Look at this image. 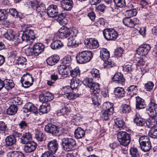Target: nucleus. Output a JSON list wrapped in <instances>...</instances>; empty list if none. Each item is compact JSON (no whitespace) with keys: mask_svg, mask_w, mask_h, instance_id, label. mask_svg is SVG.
I'll use <instances>...</instances> for the list:
<instances>
[{"mask_svg":"<svg viewBox=\"0 0 157 157\" xmlns=\"http://www.w3.org/2000/svg\"><path fill=\"white\" fill-rule=\"evenodd\" d=\"M47 14L51 17H57L58 14V10L57 6L52 5L48 6L47 9Z\"/></svg>","mask_w":157,"mask_h":157,"instance_id":"11","label":"nucleus"},{"mask_svg":"<svg viewBox=\"0 0 157 157\" xmlns=\"http://www.w3.org/2000/svg\"><path fill=\"white\" fill-rule=\"evenodd\" d=\"M57 20L59 23L61 25H63L64 23V20H65V14L64 13H61L57 15Z\"/></svg>","mask_w":157,"mask_h":157,"instance_id":"48","label":"nucleus"},{"mask_svg":"<svg viewBox=\"0 0 157 157\" xmlns=\"http://www.w3.org/2000/svg\"><path fill=\"white\" fill-rule=\"evenodd\" d=\"M85 135L84 131L80 127L77 128L75 131V136L77 138H81L84 137Z\"/></svg>","mask_w":157,"mask_h":157,"instance_id":"30","label":"nucleus"},{"mask_svg":"<svg viewBox=\"0 0 157 157\" xmlns=\"http://www.w3.org/2000/svg\"><path fill=\"white\" fill-rule=\"evenodd\" d=\"M32 80L33 82V79L31 75L29 73H26L23 75L21 78V84H22V82H24V81H31Z\"/></svg>","mask_w":157,"mask_h":157,"instance_id":"41","label":"nucleus"},{"mask_svg":"<svg viewBox=\"0 0 157 157\" xmlns=\"http://www.w3.org/2000/svg\"><path fill=\"white\" fill-rule=\"evenodd\" d=\"M105 38L108 40H114L118 37L117 32L113 29L107 28L103 31Z\"/></svg>","mask_w":157,"mask_h":157,"instance_id":"5","label":"nucleus"},{"mask_svg":"<svg viewBox=\"0 0 157 157\" xmlns=\"http://www.w3.org/2000/svg\"><path fill=\"white\" fill-rule=\"evenodd\" d=\"M45 97L48 101H50L54 98V95L50 92H47L45 94Z\"/></svg>","mask_w":157,"mask_h":157,"instance_id":"64","label":"nucleus"},{"mask_svg":"<svg viewBox=\"0 0 157 157\" xmlns=\"http://www.w3.org/2000/svg\"><path fill=\"white\" fill-rule=\"evenodd\" d=\"M151 49V46L148 44H142L138 48L137 52L139 55L145 56L148 54Z\"/></svg>","mask_w":157,"mask_h":157,"instance_id":"9","label":"nucleus"},{"mask_svg":"<svg viewBox=\"0 0 157 157\" xmlns=\"http://www.w3.org/2000/svg\"><path fill=\"white\" fill-rule=\"evenodd\" d=\"M63 46V43L60 40H55L51 44V48L54 50L59 49L62 47Z\"/></svg>","mask_w":157,"mask_h":157,"instance_id":"27","label":"nucleus"},{"mask_svg":"<svg viewBox=\"0 0 157 157\" xmlns=\"http://www.w3.org/2000/svg\"><path fill=\"white\" fill-rule=\"evenodd\" d=\"M129 151L132 157H139V152L136 148L134 147L131 148Z\"/></svg>","mask_w":157,"mask_h":157,"instance_id":"53","label":"nucleus"},{"mask_svg":"<svg viewBox=\"0 0 157 157\" xmlns=\"http://www.w3.org/2000/svg\"><path fill=\"white\" fill-rule=\"evenodd\" d=\"M47 147L50 153L55 154L58 148V144L56 140L49 141L47 145Z\"/></svg>","mask_w":157,"mask_h":157,"instance_id":"10","label":"nucleus"},{"mask_svg":"<svg viewBox=\"0 0 157 157\" xmlns=\"http://www.w3.org/2000/svg\"><path fill=\"white\" fill-rule=\"evenodd\" d=\"M4 86L5 88H12L14 87V84L13 80L10 79H6L4 81Z\"/></svg>","mask_w":157,"mask_h":157,"instance_id":"36","label":"nucleus"},{"mask_svg":"<svg viewBox=\"0 0 157 157\" xmlns=\"http://www.w3.org/2000/svg\"><path fill=\"white\" fill-rule=\"evenodd\" d=\"M12 102L15 105H20L22 104V101L20 98L17 97L12 98Z\"/></svg>","mask_w":157,"mask_h":157,"instance_id":"54","label":"nucleus"},{"mask_svg":"<svg viewBox=\"0 0 157 157\" xmlns=\"http://www.w3.org/2000/svg\"><path fill=\"white\" fill-rule=\"evenodd\" d=\"M66 95L68 99L70 100H73L75 99L76 98L78 97L79 94H78L72 93L70 92L67 93Z\"/></svg>","mask_w":157,"mask_h":157,"instance_id":"51","label":"nucleus"},{"mask_svg":"<svg viewBox=\"0 0 157 157\" xmlns=\"http://www.w3.org/2000/svg\"><path fill=\"white\" fill-rule=\"evenodd\" d=\"M137 13V11L134 9L127 10L125 12V15L127 16V17L130 18L131 17L136 15Z\"/></svg>","mask_w":157,"mask_h":157,"instance_id":"45","label":"nucleus"},{"mask_svg":"<svg viewBox=\"0 0 157 157\" xmlns=\"http://www.w3.org/2000/svg\"><path fill=\"white\" fill-rule=\"evenodd\" d=\"M24 113H33L35 114L38 113V109L33 103L29 102L26 103L23 109Z\"/></svg>","mask_w":157,"mask_h":157,"instance_id":"7","label":"nucleus"},{"mask_svg":"<svg viewBox=\"0 0 157 157\" xmlns=\"http://www.w3.org/2000/svg\"><path fill=\"white\" fill-rule=\"evenodd\" d=\"M8 13H10V14L13 16L17 17L18 16V13L16 9L13 8H10L8 11Z\"/></svg>","mask_w":157,"mask_h":157,"instance_id":"58","label":"nucleus"},{"mask_svg":"<svg viewBox=\"0 0 157 157\" xmlns=\"http://www.w3.org/2000/svg\"><path fill=\"white\" fill-rule=\"evenodd\" d=\"M115 123L116 127L119 128L120 130L123 128L124 124V121L122 120H119L115 121Z\"/></svg>","mask_w":157,"mask_h":157,"instance_id":"57","label":"nucleus"},{"mask_svg":"<svg viewBox=\"0 0 157 157\" xmlns=\"http://www.w3.org/2000/svg\"><path fill=\"white\" fill-rule=\"evenodd\" d=\"M61 3L63 8L66 10H71L73 7L72 0H62Z\"/></svg>","mask_w":157,"mask_h":157,"instance_id":"19","label":"nucleus"},{"mask_svg":"<svg viewBox=\"0 0 157 157\" xmlns=\"http://www.w3.org/2000/svg\"><path fill=\"white\" fill-rule=\"evenodd\" d=\"M109 111L104 110L102 113V118L105 120H107L109 118V116L112 114H109Z\"/></svg>","mask_w":157,"mask_h":157,"instance_id":"63","label":"nucleus"},{"mask_svg":"<svg viewBox=\"0 0 157 157\" xmlns=\"http://www.w3.org/2000/svg\"><path fill=\"white\" fill-rule=\"evenodd\" d=\"M70 71L71 76L73 78L75 77L78 76H79L80 75V71L78 67H76L75 69Z\"/></svg>","mask_w":157,"mask_h":157,"instance_id":"49","label":"nucleus"},{"mask_svg":"<svg viewBox=\"0 0 157 157\" xmlns=\"http://www.w3.org/2000/svg\"><path fill=\"white\" fill-rule=\"evenodd\" d=\"M71 62V57L70 56H67L62 59V63L63 65H66L70 63Z\"/></svg>","mask_w":157,"mask_h":157,"instance_id":"55","label":"nucleus"},{"mask_svg":"<svg viewBox=\"0 0 157 157\" xmlns=\"http://www.w3.org/2000/svg\"><path fill=\"white\" fill-rule=\"evenodd\" d=\"M148 134L152 138H157V127L151 128Z\"/></svg>","mask_w":157,"mask_h":157,"instance_id":"44","label":"nucleus"},{"mask_svg":"<svg viewBox=\"0 0 157 157\" xmlns=\"http://www.w3.org/2000/svg\"><path fill=\"white\" fill-rule=\"evenodd\" d=\"M58 36L61 38H67L69 41L67 43L68 46H73L77 44L75 40L78 33L77 30L73 28L69 29L66 27H63L58 31Z\"/></svg>","mask_w":157,"mask_h":157,"instance_id":"1","label":"nucleus"},{"mask_svg":"<svg viewBox=\"0 0 157 157\" xmlns=\"http://www.w3.org/2000/svg\"><path fill=\"white\" fill-rule=\"evenodd\" d=\"M25 146L24 149L26 152H31L34 151L36 147V144L33 141H31Z\"/></svg>","mask_w":157,"mask_h":157,"instance_id":"20","label":"nucleus"},{"mask_svg":"<svg viewBox=\"0 0 157 157\" xmlns=\"http://www.w3.org/2000/svg\"><path fill=\"white\" fill-rule=\"evenodd\" d=\"M45 130L46 132L52 134H58L59 132L57 126L51 124L46 125L45 127Z\"/></svg>","mask_w":157,"mask_h":157,"instance_id":"18","label":"nucleus"},{"mask_svg":"<svg viewBox=\"0 0 157 157\" xmlns=\"http://www.w3.org/2000/svg\"><path fill=\"white\" fill-rule=\"evenodd\" d=\"M30 5L31 7L39 13V15L42 17L43 15L45 14L46 7L45 5L41 2L37 0L31 1Z\"/></svg>","mask_w":157,"mask_h":157,"instance_id":"3","label":"nucleus"},{"mask_svg":"<svg viewBox=\"0 0 157 157\" xmlns=\"http://www.w3.org/2000/svg\"><path fill=\"white\" fill-rule=\"evenodd\" d=\"M25 36L26 41H28L30 39H35V37L33 31L31 29H27L23 33Z\"/></svg>","mask_w":157,"mask_h":157,"instance_id":"31","label":"nucleus"},{"mask_svg":"<svg viewBox=\"0 0 157 157\" xmlns=\"http://www.w3.org/2000/svg\"><path fill=\"white\" fill-rule=\"evenodd\" d=\"M122 108V112L124 113H128L131 111V107L129 105L123 104Z\"/></svg>","mask_w":157,"mask_h":157,"instance_id":"46","label":"nucleus"},{"mask_svg":"<svg viewBox=\"0 0 157 157\" xmlns=\"http://www.w3.org/2000/svg\"><path fill=\"white\" fill-rule=\"evenodd\" d=\"M17 107L14 105H11L7 110V113L9 115H12L15 114L17 110Z\"/></svg>","mask_w":157,"mask_h":157,"instance_id":"34","label":"nucleus"},{"mask_svg":"<svg viewBox=\"0 0 157 157\" xmlns=\"http://www.w3.org/2000/svg\"><path fill=\"white\" fill-rule=\"evenodd\" d=\"M123 22L126 26L130 28H132L136 24L139 23V21L136 18L132 19L130 18L126 17L123 19Z\"/></svg>","mask_w":157,"mask_h":157,"instance_id":"8","label":"nucleus"},{"mask_svg":"<svg viewBox=\"0 0 157 157\" xmlns=\"http://www.w3.org/2000/svg\"><path fill=\"white\" fill-rule=\"evenodd\" d=\"M109 52L106 48H102L100 51V58L104 61L108 59L109 57Z\"/></svg>","mask_w":157,"mask_h":157,"instance_id":"28","label":"nucleus"},{"mask_svg":"<svg viewBox=\"0 0 157 157\" xmlns=\"http://www.w3.org/2000/svg\"><path fill=\"white\" fill-rule=\"evenodd\" d=\"M116 6L118 7L121 8L125 5V0H113Z\"/></svg>","mask_w":157,"mask_h":157,"instance_id":"52","label":"nucleus"},{"mask_svg":"<svg viewBox=\"0 0 157 157\" xmlns=\"http://www.w3.org/2000/svg\"><path fill=\"white\" fill-rule=\"evenodd\" d=\"M83 82V83L82 85L85 86L86 87L93 88H98L99 87L100 85L98 83L90 82L87 79L84 80Z\"/></svg>","mask_w":157,"mask_h":157,"instance_id":"26","label":"nucleus"},{"mask_svg":"<svg viewBox=\"0 0 157 157\" xmlns=\"http://www.w3.org/2000/svg\"><path fill=\"white\" fill-rule=\"evenodd\" d=\"M105 67L108 68H110L112 67L114 65V63L110 59L107 60L105 61Z\"/></svg>","mask_w":157,"mask_h":157,"instance_id":"60","label":"nucleus"},{"mask_svg":"<svg viewBox=\"0 0 157 157\" xmlns=\"http://www.w3.org/2000/svg\"><path fill=\"white\" fill-rule=\"evenodd\" d=\"M125 93L124 89H115L114 91V94L118 98L124 96Z\"/></svg>","mask_w":157,"mask_h":157,"instance_id":"39","label":"nucleus"},{"mask_svg":"<svg viewBox=\"0 0 157 157\" xmlns=\"http://www.w3.org/2000/svg\"><path fill=\"white\" fill-rule=\"evenodd\" d=\"M50 106L49 105H42L40 106L39 110L42 113H45L49 112L50 110Z\"/></svg>","mask_w":157,"mask_h":157,"instance_id":"42","label":"nucleus"},{"mask_svg":"<svg viewBox=\"0 0 157 157\" xmlns=\"http://www.w3.org/2000/svg\"><path fill=\"white\" fill-rule=\"evenodd\" d=\"M25 36L23 33L21 35L19 34L17 36L14 35L13 40L14 41L16 44L21 43L23 41H26Z\"/></svg>","mask_w":157,"mask_h":157,"instance_id":"33","label":"nucleus"},{"mask_svg":"<svg viewBox=\"0 0 157 157\" xmlns=\"http://www.w3.org/2000/svg\"><path fill=\"white\" fill-rule=\"evenodd\" d=\"M125 80L123 75L120 73H116L112 78L113 82L121 85L124 84Z\"/></svg>","mask_w":157,"mask_h":157,"instance_id":"16","label":"nucleus"},{"mask_svg":"<svg viewBox=\"0 0 157 157\" xmlns=\"http://www.w3.org/2000/svg\"><path fill=\"white\" fill-rule=\"evenodd\" d=\"M157 109V104L151 101L148 105L147 110L151 116L155 117L157 115L156 109Z\"/></svg>","mask_w":157,"mask_h":157,"instance_id":"12","label":"nucleus"},{"mask_svg":"<svg viewBox=\"0 0 157 157\" xmlns=\"http://www.w3.org/2000/svg\"><path fill=\"white\" fill-rule=\"evenodd\" d=\"M151 117L148 119L145 122L146 126L149 128H155L157 124L156 119L155 117Z\"/></svg>","mask_w":157,"mask_h":157,"instance_id":"21","label":"nucleus"},{"mask_svg":"<svg viewBox=\"0 0 157 157\" xmlns=\"http://www.w3.org/2000/svg\"><path fill=\"white\" fill-rule=\"evenodd\" d=\"M90 73L93 78L98 80L99 78H100V73L98 70L95 68L93 69L90 72Z\"/></svg>","mask_w":157,"mask_h":157,"instance_id":"40","label":"nucleus"},{"mask_svg":"<svg viewBox=\"0 0 157 157\" xmlns=\"http://www.w3.org/2000/svg\"><path fill=\"white\" fill-rule=\"evenodd\" d=\"M92 57V53L90 51H85L78 53L76 59L78 63L82 64L89 62Z\"/></svg>","mask_w":157,"mask_h":157,"instance_id":"2","label":"nucleus"},{"mask_svg":"<svg viewBox=\"0 0 157 157\" xmlns=\"http://www.w3.org/2000/svg\"><path fill=\"white\" fill-rule=\"evenodd\" d=\"M8 13V10H0V20H4L6 19Z\"/></svg>","mask_w":157,"mask_h":157,"instance_id":"47","label":"nucleus"},{"mask_svg":"<svg viewBox=\"0 0 157 157\" xmlns=\"http://www.w3.org/2000/svg\"><path fill=\"white\" fill-rule=\"evenodd\" d=\"M44 48V45L41 43H36L33 47L34 55L37 56L42 52Z\"/></svg>","mask_w":157,"mask_h":157,"instance_id":"17","label":"nucleus"},{"mask_svg":"<svg viewBox=\"0 0 157 157\" xmlns=\"http://www.w3.org/2000/svg\"><path fill=\"white\" fill-rule=\"evenodd\" d=\"M32 140L31 134L29 132L25 133L23 134L21 138V142L23 144H26L30 142Z\"/></svg>","mask_w":157,"mask_h":157,"instance_id":"24","label":"nucleus"},{"mask_svg":"<svg viewBox=\"0 0 157 157\" xmlns=\"http://www.w3.org/2000/svg\"><path fill=\"white\" fill-rule=\"evenodd\" d=\"M7 157H25L24 154L19 151H15L8 153Z\"/></svg>","mask_w":157,"mask_h":157,"instance_id":"38","label":"nucleus"},{"mask_svg":"<svg viewBox=\"0 0 157 157\" xmlns=\"http://www.w3.org/2000/svg\"><path fill=\"white\" fill-rule=\"evenodd\" d=\"M62 140L63 148L66 151H70L72 150L76 145L75 141L72 138H64Z\"/></svg>","mask_w":157,"mask_h":157,"instance_id":"6","label":"nucleus"},{"mask_svg":"<svg viewBox=\"0 0 157 157\" xmlns=\"http://www.w3.org/2000/svg\"><path fill=\"white\" fill-rule=\"evenodd\" d=\"M100 92V89H90V92L91 94L95 96L97 98V97L98 96Z\"/></svg>","mask_w":157,"mask_h":157,"instance_id":"59","label":"nucleus"},{"mask_svg":"<svg viewBox=\"0 0 157 157\" xmlns=\"http://www.w3.org/2000/svg\"><path fill=\"white\" fill-rule=\"evenodd\" d=\"M17 133L15 132L13 135H10L7 136L5 139L6 145L7 146H11L14 144L16 141V139L15 136L19 137L21 136V134L17 135Z\"/></svg>","mask_w":157,"mask_h":157,"instance_id":"14","label":"nucleus"},{"mask_svg":"<svg viewBox=\"0 0 157 157\" xmlns=\"http://www.w3.org/2000/svg\"><path fill=\"white\" fill-rule=\"evenodd\" d=\"M67 88H78L79 87L78 83L76 81H74V79H72L71 81L70 86H65Z\"/></svg>","mask_w":157,"mask_h":157,"instance_id":"50","label":"nucleus"},{"mask_svg":"<svg viewBox=\"0 0 157 157\" xmlns=\"http://www.w3.org/2000/svg\"><path fill=\"white\" fill-rule=\"evenodd\" d=\"M59 109L57 110V113L60 115H68L71 111L70 106L67 105H65L63 103L60 104Z\"/></svg>","mask_w":157,"mask_h":157,"instance_id":"13","label":"nucleus"},{"mask_svg":"<svg viewBox=\"0 0 157 157\" xmlns=\"http://www.w3.org/2000/svg\"><path fill=\"white\" fill-rule=\"evenodd\" d=\"M134 121L137 126H142L144 125L146 121L144 119L136 117L134 119Z\"/></svg>","mask_w":157,"mask_h":157,"instance_id":"43","label":"nucleus"},{"mask_svg":"<svg viewBox=\"0 0 157 157\" xmlns=\"http://www.w3.org/2000/svg\"><path fill=\"white\" fill-rule=\"evenodd\" d=\"M136 108L137 109H140L146 107V105L144 102V99L137 96L136 97Z\"/></svg>","mask_w":157,"mask_h":157,"instance_id":"23","label":"nucleus"},{"mask_svg":"<svg viewBox=\"0 0 157 157\" xmlns=\"http://www.w3.org/2000/svg\"><path fill=\"white\" fill-rule=\"evenodd\" d=\"M68 65H61L57 67L58 71L59 74L63 77H67L70 70Z\"/></svg>","mask_w":157,"mask_h":157,"instance_id":"15","label":"nucleus"},{"mask_svg":"<svg viewBox=\"0 0 157 157\" xmlns=\"http://www.w3.org/2000/svg\"><path fill=\"white\" fill-rule=\"evenodd\" d=\"M103 108L105 110L109 111V114H113V104L109 102H106L104 103L103 104Z\"/></svg>","mask_w":157,"mask_h":157,"instance_id":"32","label":"nucleus"},{"mask_svg":"<svg viewBox=\"0 0 157 157\" xmlns=\"http://www.w3.org/2000/svg\"><path fill=\"white\" fill-rule=\"evenodd\" d=\"M123 51L121 48H118L115 50V55L118 57L121 56Z\"/></svg>","mask_w":157,"mask_h":157,"instance_id":"62","label":"nucleus"},{"mask_svg":"<svg viewBox=\"0 0 157 157\" xmlns=\"http://www.w3.org/2000/svg\"><path fill=\"white\" fill-rule=\"evenodd\" d=\"M141 149L144 152L149 151L151 148L150 142L140 144Z\"/></svg>","mask_w":157,"mask_h":157,"instance_id":"37","label":"nucleus"},{"mask_svg":"<svg viewBox=\"0 0 157 157\" xmlns=\"http://www.w3.org/2000/svg\"><path fill=\"white\" fill-rule=\"evenodd\" d=\"M35 137L38 141H42L46 138V136L42 131L36 130Z\"/></svg>","mask_w":157,"mask_h":157,"instance_id":"29","label":"nucleus"},{"mask_svg":"<svg viewBox=\"0 0 157 157\" xmlns=\"http://www.w3.org/2000/svg\"><path fill=\"white\" fill-rule=\"evenodd\" d=\"M5 38L9 40H12L14 38V33L13 31L11 29H8L4 35Z\"/></svg>","mask_w":157,"mask_h":157,"instance_id":"35","label":"nucleus"},{"mask_svg":"<svg viewBox=\"0 0 157 157\" xmlns=\"http://www.w3.org/2000/svg\"><path fill=\"white\" fill-rule=\"evenodd\" d=\"M59 58L55 55L48 58L46 60L47 64L50 66H53L57 63L59 61Z\"/></svg>","mask_w":157,"mask_h":157,"instance_id":"25","label":"nucleus"},{"mask_svg":"<svg viewBox=\"0 0 157 157\" xmlns=\"http://www.w3.org/2000/svg\"><path fill=\"white\" fill-rule=\"evenodd\" d=\"M149 142H150V141L148 137L147 136H142L139 138V142L140 144Z\"/></svg>","mask_w":157,"mask_h":157,"instance_id":"56","label":"nucleus"},{"mask_svg":"<svg viewBox=\"0 0 157 157\" xmlns=\"http://www.w3.org/2000/svg\"><path fill=\"white\" fill-rule=\"evenodd\" d=\"M87 44L89 48L91 49L96 48L99 46L98 41L92 38L89 39Z\"/></svg>","mask_w":157,"mask_h":157,"instance_id":"22","label":"nucleus"},{"mask_svg":"<svg viewBox=\"0 0 157 157\" xmlns=\"http://www.w3.org/2000/svg\"><path fill=\"white\" fill-rule=\"evenodd\" d=\"M26 61V59L25 57H19L17 59V63L18 65H23Z\"/></svg>","mask_w":157,"mask_h":157,"instance_id":"61","label":"nucleus"},{"mask_svg":"<svg viewBox=\"0 0 157 157\" xmlns=\"http://www.w3.org/2000/svg\"><path fill=\"white\" fill-rule=\"evenodd\" d=\"M117 138L120 144L124 146L128 145L130 142V136L125 132H118Z\"/></svg>","mask_w":157,"mask_h":157,"instance_id":"4","label":"nucleus"}]
</instances>
